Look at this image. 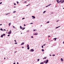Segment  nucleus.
<instances>
[{"mask_svg":"<svg viewBox=\"0 0 64 64\" xmlns=\"http://www.w3.org/2000/svg\"><path fill=\"white\" fill-rule=\"evenodd\" d=\"M5 36V34H3V35L2 34L1 35V37H2V38L3 36Z\"/></svg>","mask_w":64,"mask_h":64,"instance_id":"f257e3e1","label":"nucleus"},{"mask_svg":"<svg viewBox=\"0 0 64 64\" xmlns=\"http://www.w3.org/2000/svg\"><path fill=\"white\" fill-rule=\"evenodd\" d=\"M12 32H11V30H10L9 32H8V34H10Z\"/></svg>","mask_w":64,"mask_h":64,"instance_id":"f03ea898","label":"nucleus"},{"mask_svg":"<svg viewBox=\"0 0 64 64\" xmlns=\"http://www.w3.org/2000/svg\"><path fill=\"white\" fill-rule=\"evenodd\" d=\"M48 60H46V62H45L46 64H47V63H48Z\"/></svg>","mask_w":64,"mask_h":64,"instance_id":"7ed1b4c3","label":"nucleus"},{"mask_svg":"<svg viewBox=\"0 0 64 64\" xmlns=\"http://www.w3.org/2000/svg\"><path fill=\"white\" fill-rule=\"evenodd\" d=\"M30 51H31L32 52H33V51H34V50L33 49H31L30 50Z\"/></svg>","mask_w":64,"mask_h":64,"instance_id":"20e7f679","label":"nucleus"},{"mask_svg":"<svg viewBox=\"0 0 64 64\" xmlns=\"http://www.w3.org/2000/svg\"><path fill=\"white\" fill-rule=\"evenodd\" d=\"M38 34V33L37 32H36V33H35V34H34V35H37Z\"/></svg>","mask_w":64,"mask_h":64,"instance_id":"39448f33","label":"nucleus"},{"mask_svg":"<svg viewBox=\"0 0 64 64\" xmlns=\"http://www.w3.org/2000/svg\"><path fill=\"white\" fill-rule=\"evenodd\" d=\"M32 19H35V17L34 16H32Z\"/></svg>","mask_w":64,"mask_h":64,"instance_id":"423d86ee","label":"nucleus"},{"mask_svg":"<svg viewBox=\"0 0 64 64\" xmlns=\"http://www.w3.org/2000/svg\"><path fill=\"white\" fill-rule=\"evenodd\" d=\"M57 39V38H54L53 39V40H54V41H56V39Z\"/></svg>","mask_w":64,"mask_h":64,"instance_id":"0eeeda50","label":"nucleus"},{"mask_svg":"<svg viewBox=\"0 0 64 64\" xmlns=\"http://www.w3.org/2000/svg\"><path fill=\"white\" fill-rule=\"evenodd\" d=\"M25 28H22V30H24V29H25Z\"/></svg>","mask_w":64,"mask_h":64,"instance_id":"6e6552de","label":"nucleus"},{"mask_svg":"<svg viewBox=\"0 0 64 64\" xmlns=\"http://www.w3.org/2000/svg\"><path fill=\"white\" fill-rule=\"evenodd\" d=\"M63 2H64V0H63L62 1V0L61 3H63Z\"/></svg>","mask_w":64,"mask_h":64,"instance_id":"1a4fd4ad","label":"nucleus"},{"mask_svg":"<svg viewBox=\"0 0 64 64\" xmlns=\"http://www.w3.org/2000/svg\"><path fill=\"white\" fill-rule=\"evenodd\" d=\"M24 42H22V43L21 44V45H23V44H24Z\"/></svg>","mask_w":64,"mask_h":64,"instance_id":"9d476101","label":"nucleus"},{"mask_svg":"<svg viewBox=\"0 0 64 64\" xmlns=\"http://www.w3.org/2000/svg\"><path fill=\"white\" fill-rule=\"evenodd\" d=\"M44 64V62H40V64Z\"/></svg>","mask_w":64,"mask_h":64,"instance_id":"9b49d317","label":"nucleus"},{"mask_svg":"<svg viewBox=\"0 0 64 64\" xmlns=\"http://www.w3.org/2000/svg\"><path fill=\"white\" fill-rule=\"evenodd\" d=\"M10 24H11V23H9V24L8 25H9V26H10Z\"/></svg>","mask_w":64,"mask_h":64,"instance_id":"f8f14e48","label":"nucleus"},{"mask_svg":"<svg viewBox=\"0 0 64 64\" xmlns=\"http://www.w3.org/2000/svg\"><path fill=\"white\" fill-rule=\"evenodd\" d=\"M61 60L62 61H63V58H61Z\"/></svg>","mask_w":64,"mask_h":64,"instance_id":"ddd939ff","label":"nucleus"},{"mask_svg":"<svg viewBox=\"0 0 64 64\" xmlns=\"http://www.w3.org/2000/svg\"><path fill=\"white\" fill-rule=\"evenodd\" d=\"M33 31H37V30L36 29H35V30H34Z\"/></svg>","mask_w":64,"mask_h":64,"instance_id":"4468645a","label":"nucleus"},{"mask_svg":"<svg viewBox=\"0 0 64 64\" xmlns=\"http://www.w3.org/2000/svg\"><path fill=\"white\" fill-rule=\"evenodd\" d=\"M60 2H61H61H62V0H60V1L59 2H58V3H60Z\"/></svg>","mask_w":64,"mask_h":64,"instance_id":"2eb2a0df","label":"nucleus"},{"mask_svg":"<svg viewBox=\"0 0 64 64\" xmlns=\"http://www.w3.org/2000/svg\"><path fill=\"white\" fill-rule=\"evenodd\" d=\"M42 51H43V52H44V50L43 49H42Z\"/></svg>","mask_w":64,"mask_h":64,"instance_id":"dca6fc26","label":"nucleus"},{"mask_svg":"<svg viewBox=\"0 0 64 64\" xmlns=\"http://www.w3.org/2000/svg\"><path fill=\"white\" fill-rule=\"evenodd\" d=\"M29 44H27V47H29Z\"/></svg>","mask_w":64,"mask_h":64,"instance_id":"f3484780","label":"nucleus"},{"mask_svg":"<svg viewBox=\"0 0 64 64\" xmlns=\"http://www.w3.org/2000/svg\"><path fill=\"white\" fill-rule=\"evenodd\" d=\"M60 26H59L56 27V29H57V28H59V27H60Z\"/></svg>","mask_w":64,"mask_h":64,"instance_id":"a211bd4d","label":"nucleus"},{"mask_svg":"<svg viewBox=\"0 0 64 64\" xmlns=\"http://www.w3.org/2000/svg\"><path fill=\"white\" fill-rule=\"evenodd\" d=\"M30 48H29V47H28L27 49L28 50H29V49Z\"/></svg>","mask_w":64,"mask_h":64,"instance_id":"6ab92c4d","label":"nucleus"},{"mask_svg":"<svg viewBox=\"0 0 64 64\" xmlns=\"http://www.w3.org/2000/svg\"><path fill=\"white\" fill-rule=\"evenodd\" d=\"M22 26H20V29H22Z\"/></svg>","mask_w":64,"mask_h":64,"instance_id":"aec40b11","label":"nucleus"},{"mask_svg":"<svg viewBox=\"0 0 64 64\" xmlns=\"http://www.w3.org/2000/svg\"><path fill=\"white\" fill-rule=\"evenodd\" d=\"M8 14H10V13H9L8 14H6V15H8Z\"/></svg>","mask_w":64,"mask_h":64,"instance_id":"412c9836","label":"nucleus"},{"mask_svg":"<svg viewBox=\"0 0 64 64\" xmlns=\"http://www.w3.org/2000/svg\"><path fill=\"white\" fill-rule=\"evenodd\" d=\"M57 2H58V3H59V0H57Z\"/></svg>","mask_w":64,"mask_h":64,"instance_id":"4be33fe9","label":"nucleus"},{"mask_svg":"<svg viewBox=\"0 0 64 64\" xmlns=\"http://www.w3.org/2000/svg\"><path fill=\"white\" fill-rule=\"evenodd\" d=\"M45 12H46V11H44V12H43V13H45Z\"/></svg>","mask_w":64,"mask_h":64,"instance_id":"5701e85b","label":"nucleus"},{"mask_svg":"<svg viewBox=\"0 0 64 64\" xmlns=\"http://www.w3.org/2000/svg\"><path fill=\"white\" fill-rule=\"evenodd\" d=\"M17 44V43L16 42L15 43V44Z\"/></svg>","mask_w":64,"mask_h":64,"instance_id":"b1692460","label":"nucleus"},{"mask_svg":"<svg viewBox=\"0 0 64 64\" xmlns=\"http://www.w3.org/2000/svg\"><path fill=\"white\" fill-rule=\"evenodd\" d=\"M13 28H15V26H13Z\"/></svg>","mask_w":64,"mask_h":64,"instance_id":"393cba45","label":"nucleus"},{"mask_svg":"<svg viewBox=\"0 0 64 64\" xmlns=\"http://www.w3.org/2000/svg\"><path fill=\"white\" fill-rule=\"evenodd\" d=\"M17 4H19V2L18 1L17 2Z\"/></svg>","mask_w":64,"mask_h":64,"instance_id":"a878e982","label":"nucleus"},{"mask_svg":"<svg viewBox=\"0 0 64 64\" xmlns=\"http://www.w3.org/2000/svg\"><path fill=\"white\" fill-rule=\"evenodd\" d=\"M40 59H38V62L39 61Z\"/></svg>","mask_w":64,"mask_h":64,"instance_id":"bb28decb","label":"nucleus"},{"mask_svg":"<svg viewBox=\"0 0 64 64\" xmlns=\"http://www.w3.org/2000/svg\"><path fill=\"white\" fill-rule=\"evenodd\" d=\"M0 30H1V31H2L3 30V29L2 28L0 29Z\"/></svg>","mask_w":64,"mask_h":64,"instance_id":"cd10ccee","label":"nucleus"},{"mask_svg":"<svg viewBox=\"0 0 64 64\" xmlns=\"http://www.w3.org/2000/svg\"><path fill=\"white\" fill-rule=\"evenodd\" d=\"M49 23V22H46L47 23Z\"/></svg>","mask_w":64,"mask_h":64,"instance_id":"c85d7f7f","label":"nucleus"},{"mask_svg":"<svg viewBox=\"0 0 64 64\" xmlns=\"http://www.w3.org/2000/svg\"><path fill=\"white\" fill-rule=\"evenodd\" d=\"M46 58H47V57H45L44 58L45 59H46Z\"/></svg>","mask_w":64,"mask_h":64,"instance_id":"c756f323","label":"nucleus"},{"mask_svg":"<svg viewBox=\"0 0 64 64\" xmlns=\"http://www.w3.org/2000/svg\"><path fill=\"white\" fill-rule=\"evenodd\" d=\"M31 38H33V36H31Z\"/></svg>","mask_w":64,"mask_h":64,"instance_id":"7c9ffc66","label":"nucleus"},{"mask_svg":"<svg viewBox=\"0 0 64 64\" xmlns=\"http://www.w3.org/2000/svg\"><path fill=\"white\" fill-rule=\"evenodd\" d=\"M16 12V11H14L13 12V13H15Z\"/></svg>","mask_w":64,"mask_h":64,"instance_id":"2f4dec72","label":"nucleus"},{"mask_svg":"<svg viewBox=\"0 0 64 64\" xmlns=\"http://www.w3.org/2000/svg\"><path fill=\"white\" fill-rule=\"evenodd\" d=\"M42 48H43V46H42Z\"/></svg>","mask_w":64,"mask_h":64,"instance_id":"473e14b6","label":"nucleus"},{"mask_svg":"<svg viewBox=\"0 0 64 64\" xmlns=\"http://www.w3.org/2000/svg\"><path fill=\"white\" fill-rule=\"evenodd\" d=\"M33 24V23H31L30 24Z\"/></svg>","mask_w":64,"mask_h":64,"instance_id":"72a5a7b5","label":"nucleus"},{"mask_svg":"<svg viewBox=\"0 0 64 64\" xmlns=\"http://www.w3.org/2000/svg\"><path fill=\"white\" fill-rule=\"evenodd\" d=\"M2 2H0V4H2Z\"/></svg>","mask_w":64,"mask_h":64,"instance_id":"f704fd0d","label":"nucleus"},{"mask_svg":"<svg viewBox=\"0 0 64 64\" xmlns=\"http://www.w3.org/2000/svg\"><path fill=\"white\" fill-rule=\"evenodd\" d=\"M29 5H30V4H28V5H26V6H29Z\"/></svg>","mask_w":64,"mask_h":64,"instance_id":"c9c22d12","label":"nucleus"},{"mask_svg":"<svg viewBox=\"0 0 64 64\" xmlns=\"http://www.w3.org/2000/svg\"><path fill=\"white\" fill-rule=\"evenodd\" d=\"M48 6H46V7H48Z\"/></svg>","mask_w":64,"mask_h":64,"instance_id":"e433bc0d","label":"nucleus"},{"mask_svg":"<svg viewBox=\"0 0 64 64\" xmlns=\"http://www.w3.org/2000/svg\"><path fill=\"white\" fill-rule=\"evenodd\" d=\"M14 41H15V42H16V40H14Z\"/></svg>","mask_w":64,"mask_h":64,"instance_id":"4c0bfd02","label":"nucleus"},{"mask_svg":"<svg viewBox=\"0 0 64 64\" xmlns=\"http://www.w3.org/2000/svg\"><path fill=\"white\" fill-rule=\"evenodd\" d=\"M53 56H55V54H54V55H53Z\"/></svg>","mask_w":64,"mask_h":64,"instance_id":"58836bf2","label":"nucleus"},{"mask_svg":"<svg viewBox=\"0 0 64 64\" xmlns=\"http://www.w3.org/2000/svg\"><path fill=\"white\" fill-rule=\"evenodd\" d=\"M45 62H46V61H44V63H45Z\"/></svg>","mask_w":64,"mask_h":64,"instance_id":"ea45409f","label":"nucleus"},{"mask_svg":"<svg viewBox=\"0 0 64 64\" xmlns=\"http://www.w3.org/2000/svg\"><path fill=\"white\" fill-rule=\"evenodd\" d=\"M50 5H51V4H49V5H48V6H50Z\"/></svg>","mask_w":64,"mask_h":64,"instance_id":"a19ab883","label":"nucleus"},{"mask_svg":"<svg viewBox=\"0 0 64 64\" xmlns=\"http://www.w3.org/2000/svg\"><path fill=\"white\" fill-rule=\"evenodd\" d=\"M14 5H16V3H14Z\"/></svg>","mask_w":64,"mask_h":64,"instance_id":"79ce46f5","label":"nucleus"},{"mask_svg":"<svg viewBox=\"0 0 64 64\" xmlns=\"http://www.w3.org/2000/svg\"><path fill=\"white\" fill-rule=\"evenodd\" d=\"M46 45V44H44L43 45L44 46H45V45Z\"/></svg>","mask_w":64,"mask_h":64,"instance_id":"37998d69","label":"nucleus"},{"mask_svg":"<svg viewBox=\"0 0 64 64\" xmlns=\"http://www.w3.org/2000/svg\"><path fill=\"white\" fill-rule=\"evenodd\" d=\"M50 37V36H48V37L49 38V37Z\"/></svg>","mask_w":64,"mask_h":64,"instance_id":"c03bdc74","label":"nucleus"},{"mask_svg":"<svg viewBox=\"0 0 64 64\" xmlns=\"http://www.w3.org/2000/svg\"><path fill=\"white\" fill-rule=\"evenodd\" d=\"M24 3H26V1H25L24 2Z\"/></svg>","mask_w":64,"mask_h":64,"instance_id":"a18cd8bd","label":"nucleus"},{"mask_svg":"<svg viewBox=\"0 0 64 64\" xmlns=\"http://www.w3.org/2000/svg\"><path fill=\"white\" fill-rule=\"evenodd\" d=\"M25 19L24 18H22V19Z\"/></svg>","mask_w":64,"mask_h":64,"instance_id":"49530a36","label":"nucleus"},{"mask_svg":"<svg viewBox=\"0 0 64 64\" xmlns=\"http://www.w3.org/2000/svg\"><path fill=\"white\" fill-rule=\"evenodd\" d=\"M50 56H51V54H50Z\"/></svg>","mask_w":64,"mask_h":64,"instance_id":"de8ad7c7","label":"nucleus"},{"mask_svg":"<svg viewBox=\"0 0 64 64\" xmlns=\"http://www.w3.org/2000/svg\"><path fill=\"white\" fill-rule=\"evenodd\" d=\"M2 24H0V26H1V25H2Z\"/></svg>","mask_w":64,"mask_h":64,"instance_id":"09e8293b","label":"nucleus"},{"mask_svg":"<svg viewBox=\"0 0 64 64\" xmlns=\"http://www.w3.org/2000/svg\"><path fill=\"white\" fill-rule=\"evenodd\" d=\"M8 36H10V35L9 34L8 35Z\"/></svg>","mask_w":64,"mask_h":64,"instance_id":"8fccbe9b","label":"nucleus"},{"mask_svg":"<svg viewBox=\"0 0 64 64\" xmlns=\"http://www.w3.org/2000/svg\"><path fill=\"white\" fill-rule=\"evenodd\" d=\"M17 64H19V63H18V62H17Z\"/></svg>","mask_w":64,"mask_h":64,"instance_id":"3c124183","label":"nucleus"},{"mask_svg":"<svg viewBox=\"0 0 64 64\" xmlns=\"http://www.w3.org/2000/svg\"><path fill=\"white\" fill-rule=\"evenodd\" d=\"M24 26H26V25H25V24H24Z\"/></svg>","mask_w":64,"mask_h":64,"instance_id":"603ef678","label":"nucleus"},{"mask_svg":"<svg viewBox=\"0 0 64 64\" xmlns=\"http://www.w3.org/2000/svg\"><path fill=\"white\" fill-rule=\"evenodd\" d=\"M13 64H15V62H14V63H13Z\"/></svg>","mask_w":64,"mask_h":64,"instance_id":"864d4df0","label":"nucleus"},{"mask_svg":"<svg viewBox=\"0 0 64 64\" xmlns=\"http://www.w3.org/2000/svg\"><path fill=\"white\" fill-rule=\"evenodd\" d=\"M58 22V20H57L56 21V22Z\"/></svg>","mask_w":64,"mask_h":64,"instance_id":"5fc2aeb1","label":"nucleus"},{"mask_svg":"<svg viewBox=\"0 0 64 64\" xmlns=\"http://www.w3.org/2000/svg\"><path fill=\"white\" fill-rule=\"evenodd\" d=\"M4 31H6V30L5 29H4Z\"/></svg>","mask_w":64,"mask_h":64,"instance_id":"6e6d98bb","label":"nucleus"},{"mask_svg":"<svg viewBox=\"0 0 64 64\" xmlns=\"http://www.w3.org/2000/svg\"><path fill=\"white\" fill-rule=\"evenodd\" d=\"M16 51L14 52V53H16Z\"/></svg>","mask_w":64,"mask_h":64,"instance_id":"4d7b16f0","label":"nucleus"},{"mask_svg":"<svg viewBox=\"0 0 64 64\" xmlns=\"http://www.w3.org/2000/svg\"><path fill=\"white\" fill-rule=\"evenodd\" d=\"M41 27H42V25H41L40 26Z\"/></svg>","mask_w":64,"mask_h":64,"instance_id":"13d9d810","label":"nucleus"},{"mask_svg":"<svg viewBox=\"0 0 64 64\" xmlns=\"http://www.w3.org/2000/svg\"><path fill=\"white\" fill-rule=\"evenodd\" d=\"M6 59L5 58H4V59Z\"/></svg>","mask_w":64,"mask_h":64,"instance_id":"bf43d9fd","label":"nucleus"},{"mask_svg":"<svg viewBox=\"0 0 64 64\" xmlns=\"http://www.w3.org/2000/svg\"><path fill=\"white\" fill-rule=\"evenodd\" d=\"M16 7V6H14V8H15Z\"/></svg>","mask_w":64,"mask_h":64,"instance_id":"052dcab7","label":"nucleus"},{"mask_svg":"<svg viewBox=\"0 0 64 64\" xmlns=\"http://www.w3.org/2000/svg\"><path fill=\"white\" fill-rule=\"evenodd\" d=\"M63 44H64V42H63Z\"/></svg>","mask_w":64,"mask_h":64,"instance_id":"680f3d73","label":"nucleus"},{"mask_svg":"<svg viewBox=\"0 0 64 64\" xmlns=\"http://www.w3.org/2000/svg\"><path fill=\"white\" fill-rule=\"evenodd\" d=\"M22 48H24V47H22Z\"/></svg>","mask_w":64,"mask_h":64,"instance_id":"e2e57ef3","label":"nucleus"},{"mask_svg":"<svg viewBox=\"0 0 64 64\" xmlns=\"http://www.w3.org/2000/svg\"><path fill=\"white\" fill-rule=\"evenodd\" d=\"M45 59L44 58H43V59Z\"/></svg>","mask_w":64,"mask_h":64,"instance_id":"0e129e2a","label":"nucleus"},{"mask_svg":"<svg viewBox=\"0 0 64 64\" xmlns=\"http://www.w3.org/2000/svg\"><path fill=\"white\" fill-rule=\"evenodd\" d=\"M22 34V33H21V34Z\"/></svg>","mask_w":64,"mask_h":64,"instance_id":"69168bd1","label":"nucleus"},{"mask_svg":"<svg viewBox=\"0 0 64 64\" xmlns=\"http://www.w3.org/2000/svg\"><path fill=\"white\" fill-rule=\"evenodd\" d=\"M1 1V0H0V1Z\"/></svg>","mask_w":64,"mask_h":64,"instance_id":"338daca9","label":"nucleus"},{"mask_svg":"<svg viewBox=\"0 0 64 64\" xmlns=\"http://www.w3.org/2000/svg\"><path fill=\"white\" fill-rule=\"evenodd\" d=\"M63 9H64V8H63Z\"/></svg>","mask_w":64,"mask_h":64,"instance_id":"774afa93","label":"nucleus"}]
</instances>
